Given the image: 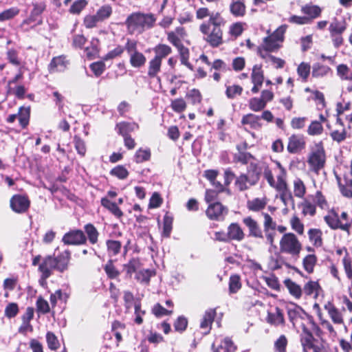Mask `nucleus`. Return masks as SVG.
Masks as SVG:
<instances>
[{
	"label": "nucleus",
	"mask_w": 352,
	"mask_h": 352,
	"mask_svg": "<svg viewBox=\"0 0 352 352\" xmlns=\"http://www.w3.org/2000/svg\"><path fill=\"white\" fill-rule=\"evenodd\" d=\"M155 22V18L152 14H145L140 12L131 14L125 21L128 32L133 34H141L145 30L152 28Z\"/></svg>",
	"instance_id": "f257e3e1"
},
{
	"label": "nucleus",
	"mask_w": 352,
	"mask_h": 352,
	"mask_svg": "<svg viewBox=\"0 0 352 352\" xmlns=\"http://www.w3.org/2000/svg\"><path fill=\"white\" fill-rule=\"evenodd\" d=\"M276 168L275 171L276 172V181L274 178V175L271 170L267 168L265 169L263 175L265 179L267 181L270 186L274 188L276 190L281 193L280 198L283 201L285 204V199L287 196L291 197L289 193L287 184L286 182V170L281 166L280 162H276Z\"/></svg>",
	"instance_id": "f03ea898"
},
{
	"label": "nucleus",
	"mask_w": 352,
	"mask_h": 352,
	"mask_svg": "<svg viewBox=\"0 0 352 352\" xmlns=\"http://www.w3.org/2000/svg\"><path fill=\"white\" fill-rule=\"evenodd\" d=\"M287 26L281 25L271 35L263 39V43L258 48V53L261 56V51L268 53L278 50L284 40V34Z\"/></svg>",
	"instance_id": "7ed1b4c3"
},
{
	"label": "nucleus",
	"mask_w": 352,
	"mask_h": 352,
	"mask_svg": "<svg viewBox=\"0 0 352 352\" xmlns=\"http://www.w3.org/2000/svg\"><path fill=\"white\" fill-rule=\"evenodd\" d=\"M279 250L283 254L296 256L299 255L302 250V245L294 234L285 233L280 240Z\"/></svg>",
	"instance_id": "20e7f679"
},
{
	"label": "nucleus",
	"mask_w": 352,
	"mask_h": 352,
	"mask_svg": "<svg viewBox=\"0 0 352 352\" xmlns=\"http://www.w3.org/2000/svg\"><path fill=\"white\" fill-rule=\"evenodd\" d=\"M200 32L204 35V40L213 47L223 43V32L221 28H210V24H201Z\"/></svg>",
	"instance_id": "39448f33"
},
{
	"label": "nucleus",
	"mask_w": 352,
	"mask_h": 352,
	"mask_svg": "<svg viewBox=\"0 0 352 352\" xmlns=\"http://www.w3.org/2000/svg\"><path fill=\"white\" fill-rule=\"evenodd\" d=\"M125 50L129 56V63L133 67L140 68L145 65L146 58L138 51L136 41L128 40L125 45Z\"/></svg>",
	"instance_id": "423d86ee"
},
{
	"label": "nucleus",
	"mask_w": 352,
	"mask_h": 352,
	"mask_svg": "<svg viewBox=\"0 0 352 352\" xmlns=\"http://www.w3.org/2000/svg\"><path fill=\"white\" fill-rule=\"evenodd\" d=\"M325 160L324 148L322 146H317L316 148L310 153L307 162L311 169L316 173H318L324 167Z\"/></svg>",
	"instance_id": "0eeeda50"
},
{
	"label": "nucleus",
	"mask_w": 352,
	"mask_h": 352,
	"mask_svg": "<svg viewBox=\"0 0 352 352\" xmlns=\"http://www.w3.org/2000/svg\"><path fill=\"white\" fill-rule=\"evenodd\" d=\"M300 325L303 331L307 333L306 336L301 340L303 351L324 352V347L321 342L316 339L311 333L307 331L304 324L302 323Z\"/></svg>",
	"instance_id": "6e6552de"
},
{
	"label": "nucleus",
	"mask_w": 352,
	"mask_h": 352,
	"mask_svg": "<svg viewBox=\"0 0 352 352\" xmlns=\"http://www.w3.org/2000/svg\"><path fill=\"white\" fill-rule=\"evenodd\" d=\"M228 208L223 206L220 202H215L209 204L206 214L211 220L220 221L223 220L227 215Z\"/></svg>",
	"instance_id": "1a4fd4ad"
},
{
	"label": "nucleus",
	"mask_w": 352,
	"mask_h": 352,
	"mask_svg": "<svg viewBox=\"0 0 352 352\" xmlns=\"http://www.w3.org/2000/svg\"><path fill=\"white\" fill-rule=\"evenodd\" d=\"M324 309L334 324L344 326V330L347 332L348 329L344 324V316L342 312L331 302H327L324 306Z\"/></svg>",
	"instance_id": "9d476101"
},
{
	"label": "nucleus",
	"mask_w": 352,
	"mask_h": 352,
	"mask_svg": "<svg viewBox=\"0 0 352 352\" xmlns=\"http://www.w3.org/2000/svg\"><path fill=\"white\" fill-rule=\"evenodd\" d=\"M306 145L305 138L298 134H293L288 139L287 150L289 153L301 152Z\"/></svg>",
	"instance_id": "9b49d317"
},
{
	"label": "nucleus",
	"mask_w": 352,
	"mask_h": 352,
	"mask_svg": "<svg viewBox=\"0 0 352 352\" xmlns=\"http://www.w3.org/2000/svg\"><path fill=\"white\" fill-rule=\"evenodd\" d=\"M324 221L332 229H340L344 231L349 232L351 228V223H343L334 212H330L324 217Z\"/></svg>",
	"instance_id": "f8f14e48"
},
{
	"label": "nucleus",
	"mask_w": 352,
	"mask_h": 352,
	"mask_svg": "<svg viewBox=\"0 0 352 352\" xmlns=\"http://www.w3.org/2000/svg\"><path fill=\"white\" fill-rule=\"evenodd\" d=\"M167 40L177 50L185 47L182 43V41L186 36V31L182 27H177L173 31L166 32Z\"/></svg>",
	"instance_id": "ddd939ff"
},
{
	"label": "nucleus",
	"mask_w": 352,
	"mask_h": 352,
	"mask_svg": "<svg viewBox=\"0 0 352 352\" xmlns=\"http://www.w3.org/2000/svg\"><path fill=\"white\" fill-rule=\"evenodd\" d=\"M63 242L67 245H80L85 243L87 239L82 230H72L64 234Z\"/></svg>",
	"instance_id": "4468645a"
},
{
	"label": "nucleus",
	"mask_w": 352,
	"mask_h": 352,
	"mask_svg": "<svg viewBox=\"0 0 352 352\" xmlns=\"http://www.w3.org/2000/svg\"><path fill=\"white\" fill-rule=\"evenodd\" d=\"M10 207L16 213H23L30 207L28 197L22 195H14L10 199Z\"/></svg>",
	"instance_id": "2eb2a0df"
},
{
	"label": "nucleus",
	"mask_w": 352,
	"mask_h": 352,
	"mask_svg": "<svg viewBox=\"0 0 352 352\" xmlns=\"http://www.w3.org/2000/svg\"><path fill=\"white\" fill-rule=\"evenodd\" d=\"M251 80L254 85L251 91L252 93L256 94L259 91L264 81V74L261 65H255L253 67L251 74Z\"/></svg>",
	"instance_id": "dca6fc26"
},
{
	"label": "nucleus",
	"mask_w": 352,
	"mask_h": 352,
	"mask_svg": "<svg viewBox=\"0 0 352 352\" xmlns=\"http://www.w3.org/2000/svg\"><path fill=\"white\" fill-rule=\"evenodd\" d=\"M38 269L42 274L43 278L46 280L51 276L52 271L56 270L55 257L48 256L44 258Z\"/></svg>",
	"instance_id": "f3484780"
},
{
	"label": "nucleus",
	"mask_w": 352,
	"mask_h": 352,
	"mask_svg": "<svg viewBox=\"0 0 352 352\" xmlns=\"http://www.w3.org/2000/svg\"><path fill=\"white\" fill-rule=\"evenodd\" d=\"M215 316L216 310L214 309H209L204 314L200 322V328L204 334L210 333Z\"/></svg>",
	"instance_id": "a211bd4d"
},
{
	"label": "nucleus",
	"mask_w": 352,
	"mask_h": 352,
	"mask_svg": "<svg viewBox=\"0 0 352 352\" xmlns=\"http://www.w3.org/2000/svg\"><path fill=\"white\" fill-rule=\"evenodd\" d=\"M267 322L274 326L283 325L285 323L282 311L277 307L272 308L267 311Z\"/></svg>",
	"instance_id": "6ab92c4d"
},
{
	"label": "nucleus",
	"mask_w": 352,
	"mask_h": 352,
	"mask_svg": "<svg viewBox=\"0 0 352 352\" xmlns=\"http://www.w3.org/2000/svg\"><path fill=\"white\" fill-rule=\"evenodd\" d=\"M33 8L30 16L23 21V23L30 24L37 21L38 17L43 12L45 9V3L44 2L32 3Z\"/></svg>",
	"instance_id": "aec40b11"
},
{
	"label": "nucleus",
	"mask_w": 352,
	"mask_h": 352,
	"mask_svg": "<svg viewBox=\"0 0 352 352\" xmlns=\"http://www.w3.org/2000/svg\"><path fill=\"white\" fill-rule=\"evenodd\" d=\"M227 234L228 241L230 240L241 241L245 236L241 228L236 223H232L228 226Z\"/></svg>",
	"instance_id": "412c9836"
},
{
	"label": "nucleus",
	"mask_w": 352,
	"mask_h": 352,
	"mask_svg": "<svg viewBox=\"0 0 352 352\" xmlns=\"http://www.w3.org/2000/svg\"><path fill=\"white\" fill-rule=\"evenodd\" d=\"M267 204L265 197H256L247 201V208L252 212H259L264 209Z\"/></svg>",
	"instance_id": "4be33fe9"
},
{
	"label": "nucleus",
	"mask_w": 352,
	"mask_h": 352,
	"mask_svg": "<svg viewBox=\"0 0 352 352\" xmlns=\"http://www.w3.org/2000/svg\"><path fill=\"white\" fill-rule=\"evenodd\" d=\"M69 63L66 60V58L63 56L55 57L52 59L50 69L51 72H64L68 65Z\"/></svg>",
	"instance_id": "5701e85b"
},
{
	"label": "nucleus",
	"mask_w": 352,
	"mask_h": 352,
	"mask_svg": "<svg viewBox=\"0 0 352 352\" xmlns=\"http://www.w3.org/2000/svg\"><path fill=\"white\" fill-rule=\"evenodd\" d=\"M243 223L248 228L250 235L258 238L263 236L261 230L257 222L251 217H245L243 219Z\"/></svg>",
	"instance_id": "b1692460"
},
{
	"label": "nucleus",
	"mask_w": 352,
	"mask_h": 352,
	"mask_svg": "<svg viewBox=\"0 0 352 352\" xmlns=\"http://www.w3.org/2000/svg\"><path fill=\"white\" fill-rule=\"evenodd\" d=\"M212 352H234L236 346L229 338H224L221 344L215 346V343L212 344Z\"/></svg>",
	"instance_id": "393cba45"
},
{
	"label": "nucleus",
	"mask_w": 352,
	"mask_h": 352,
	"mask_svg": "<svg viewBox=\"0 0 352 352\" xmlns=\"http://www.w3.org/2000/svg\"><path fill=\"white\" fill-rule=\"evenodd\" d=\"M139 129V125L135 122H121L116 126L117 132L122 136L128 135L130 132Z\"/></svg>",
	"instance_id": "a878e982"
},
{
	"label": "nucleus",
	"mask_w": 352,
	"mask_h": 352,
	"mask_svg": "<svg viewBox=\"0 0 352 352\" xmlns=\"http://www.w3.org/2000/svg\"><path fill=\"white\" fill-rule=\"evenodd\" d=\"M70 260V253L68 251H64L55 258L56 270L59 272L65 271L68 266Z\"/></svg>",
	"instance_id": "bb28decb"
},
{
	"label": "nucleus",
	"mask_w": 352,
	"mask_h": 352,
	"mask_svg": "<svg viewBox=\"0 0 352 352\" xmlns=\"http://www.w3.org/2000/svg\"><path fill=\"white\" fill-rule=\"evenodd\" d=\"M155 56L153 58L161 60L172 53L171 47L166 44H158L153 48Z\"/></svg>",
	"instance_id": "cd10ccee"
},
{
	"label": "nucleus",
	"mask_w": 352,
	"mask_h": 352,
	"mask_svg": "<svg viewBox=\"0 0 352 352\" xmlns=\"http://www.w3.org/2000/svg\"><path fill=\"white\" fill-rule=\"evenodd\" d=\"M318 258L314 254H310L302 258L303 269L308 274H312L317 263Z\"/></svg>",
	"instance_id": "c85d7f7f"
},
{
	"label": "nucleus",
	"mask_w": 352,
	"mask_h": 352,
	"mask_svg": "<svg viewBox=\"0 0 352 352\" xmlns=\"http://www.w3.org/2000/svg\"><path fill=\"white\" fill-rule=\"evenodd\" d=\"M241 123L244 125H249L251 129H258L261 127L260 117L252 113L243 116Z\"/></svg>",
	"instance_id": "c756f323"
},
{
	"label": "nucleus",
	"mask_w": 352,
	"mask_h": 352,
	"mask_svg": "<svg viewBox=\"0 0 352 352\" xmlns=\"http://www.w3.org/2000/svg\"><path fill=\"white\" fill-rule=\"evenodd\" d=\"M308 236L312 245L316 248L322 245V231L317 228H311L308 230Z\"/></svg>",
	"instance_id": "7c9ffc66"
},
{
	"label": "nucleus",
	"mask_w": 352,
	"mask_h": 352,
	"mask_svg": "<svg viewBox=\"0 0 352 352\" xmlns=\"http://www.w3.org/2000/svg\"><path fill=\"white\" fill-rule=\"evenodd\" d=\"M284 283L292 296H293L296 299H299L301 297L302 290L299 285L291 279H286L284 281Z\"/></svg>",
	"instance_id": "2f4dec72"
},
{
	"label": "nucleus",
	"mask_w": 352,
	"mask_h": 352,
	"mask_svg": "<svg viewBox=\"0 0 352 352\" xmlns=\"http://www.w3.org/2000/svg\"><path fill=\"white\" fill-rule=\"evenodd\" d=\"M101 204L116 217L120 218L122 217L123 212L121 211L117 204L111 201L107 198H102L101 199Z\"/></svg>",
	"instance_id": "473e14b6"
},
{
	"label": "nucleus",
	"mask_w": 352,
	"mask_h": 352,
	"mask_svg": "<svg viewBox=\"0 0 352 352\" xmlns=\"http://www.w3.org/2000/svg\"><path fill=\"white\" fill-rule=\"evenodd\" d=\"M230 10L235 16H243L245 13V6L243 1L235 0L231 3Z\"/></svg>",
	"instance_id": "72a5a7b5"
},
{
	"label": "nucleus",
	"mask_w": 352,
	"mask_h": 352,
	"mask_svg": "<svg viewBox=\"0 0 352 352\" xmlns=\"http://www.w3.org/2000/svg\"><path fill=\"white\" fill-rule=\"evenodd\" d=\"M346 23L344 21L334 20L329 25V30L331 36L342 34L346 30Z\"/></svg>",
	"instance_id": "f704fd0d"
},
{
	"label": "nucleus",
	"mask_w": 352,
	"mask_h": 352,
	"mask_svg": "<svg viewBox=\"0 0 352 352\" xmlns=\"http://www.w3.org/2000/svg\"><path fill=\"white\" fill-rule=\"evenodd\" d=\"M84 229L90 243H96L99 236V232L96 228L91 223H87L85 226Z\"/></svg>",
	"instance_id": "c9c22d12"
},
{
	"label": "nucleus",
	"mask_w": 352,
	"mask_h": 352,
	"mask_svg": "<svg viewBox=\"0 0 352 352\" xmlns=\"http://www.w3.org/2000/svg\"><path fill=\"white\" fill-rule=\"evenodd\" d=\"M323 126L321 122L312 120L307 127V133L311 136L320 135L323 133Z\"/></svg>",
	"instance_id": "e433bc0d"
},
{
	"label": "nucleus",
	"mask_w": 352,
	"mask_h": 352,
	"mask_svg": "<svg viewBox=\"0 0 352 352\" xmlns=\"http://www.w3.org/2000/svg\"><path fill=\"white\" fill-rule=\"evenodd\" d=\"M261 57L265 60L267 63H271L276 69L283 68L285 64V61L280 58L274 56L268 53H263L261 51Z\"/></svg>",
	"instance_id": "4c0bfd02"
},
{
	"label": "nucleus",
	"mask_w": 352,
	"mask_h": 352,
	"mask_svg": "<svg viewBox=\"0 0 352 352\" xmlns=\"http://www.w3.org/2000/svg\"><path fill=\"white\" fill-rule=\"evenodd\" d=\"M338 76L342 80L352 81V72L345 64H340L336 68Z\"/></svg>",
	"instance_id": "58836bf2"
},
{
	"label": "nucleus",
	"mask_w": 352,
	"mask_h": 352,
	"mask_svg": "<svg viewBox=\"0 0 352 352\" xmlns=\"http://www.w3.org/2000/svg\"><path fill=\"white\" fill-rule=\"evenodd\" d=\"M331 72V68L324 65L316 63L313 66L312 76L315 78H321L327 76Z\"/></svg>",
	"instance_id": "ea45409f"
},
{
	"label": "nucleus",
	"mask_w": 352,
	"mask_h": 352,
	"mask_svg": "<svg viewBox=\"0 0 352 352\" xmlns=\"http://www.w3.org/2000/svg\"><path fill=\"white\" fill-rule=\"evenodd\" d=\"M162 66V61L159 60L155 58H153L148 62V76L150 78L155 77L157 74L160 72Z\"/></svg>",
	"instance_id": "a19ab883"
},
{
	"label": "nucleus",
	"mask_w": 352,
	"mask_h": 352,
	"mask_svg": "<svg viewBox=\"0 0 352 352\" xmlns=\"http://www.w3.org/2000/svg\"><path fill=\"white\" fill-rule=\"evenodd\" d=\"M243 87L239 85H232L226 86V96L228 99H234L241 95Z\"/></svg>",
	"instance_id": "79ce46f5"
},
{
	"label": "nucleus",
	"mask_w": 352,
	"mask_h": 352,
	"mask_svg": "<svg viewBox=\"0 0 352 352\" xmlns=\"http://www.w3.org/2000/svg\"><path fill=\"white\" fill-rule=\"evenodd\" d=\"M302 12L309 16L310 21L312 19L317 18L321 13V9L317 6L307 5L302 8Z\"/></svg>",
	"instance_id": "37998d69"
},
{
	"label": "nucleus",
	"mask_w": 352,
	"mask_h": 352,
	"mask_svg": "<svg viewBox=\"0 0 352 352\" xmlns=\"http://www.w3.org/2000/svg\"><path fill=\"white\" fill-rule=\"evenodd\" d=\"M30 107H21L19 109L18 117L20 124L23 128H25L28 126L30 120Z\"/></svg>",
	"instance_id": "c03bdc74"
},
{
	"label": "nucleus",
	"mask_w": 352,
	"mask_h": 352,
	"mask_svg": "<svg viewBox=\"0 0 352 352\" xmlns=\"http://www.w3.org/2000/svg\"><path fill=\"white\" fill-rule=\"evenodd\" d=\"M320 325L325 333H327L331 338H336L338 333L332 323L328 320L323 319L322 318H320Z\"/></svg>",
	"instance_id": "a18cd8bd"
},
{
	"label": "nucleus",
	"mask_w": 352,
	"mask_h": 352,
	"mask_svg": "<svg viewBox=\"0 0 352 352\" xmlns=\"http://www.w3.org/2000/svg\"><path fill=\"white\" fill-rule=\"evenodd\" d=\"M320 289V287L318 282L316 281H309L307 283L303 288V291L305 294L308 296H311L314 294L315 297H317L318 295V290Z\"/></svg>",
	"instance_id": "49530a36"
},
{
	"label": "nucleus",
	"mask_w": 352,
	"mask_h": 352,
	"mask_svg": "<svg viewBox=\"0 0 352 352\" xmlns=\"http://www.w3.org/2000/svg\"><path fill=\"white\" fill-rule=\"evenodd\" d=\"M141 267V263L139 259L132 258L129 262L124 265V269L126 270L127 275L131 276L132 274L136 272Z\"/></svg>",
	"instance_id": "de8ad7c7"
},
{
	"label": "nucleus",
	"mask_w": 352,
	"mask_h": 352,
	"mask_svg": "<svg viewBox=\"0 0 352 352\" xmlns=\"http://www.w3.org/2000/svg\"><path fill=\"white\" fill-rule=\"evenodd\" d=\"M254 182H251L245 175H241L237 177L235 184L239 190H245L250 186L254 185Z\"/></svg>",
	"instance_id": "09e8293b"
},
{
	"label": "nucleus",
	"mask_w": 352,
	"mask_h": 352,
	"mask_svg": "<svg viewBox=\"0 0 352 352\" xmlns=\"http://www.w3.org/2000/svg\"><path fill=\"white\" fill-rule=\"evenodd\" d=\"M151 151L149 148H139L135 154V161L137 163H142L151 158Z\"/></svg>",
	"instance_id": "8fccbe9b"
},
{
	"label": "nucleus",
	"mask_w": 352,
	"mask_h": 352,
	"mask_svg": "<svg viewBox=\"0 0 352 352\" xmlns=\"http://www.w3.org/2000/svg\"><path fill=\"white\" fill-rule=\"evenodd\" d=\"M310 65L307 63L302 62L301 63L297 68V74L302 80V81L306 82L307 78L310 74Z\"/></svg>",
	"instance_id": "3c124183"
},
{
	"label": "nucleus",
	"mask_w": 352,
	"mask_h": 352,
	"mask_svg": "<svg viewBox=\"0 0 352 352\" xmlns=\"http://www.w3.org/2000/svg\"><path fill=\"white\" fill-rule=\"evenodd\" d=\"M209 16L208 21L202 24H210V28H221L223 24V19L219 12L210 14Z\"/></svg>",
	"instance_id": "603ef678"
},
{
	"label": "nucleus",
	"mask_w": 352,
	"mask_h": 352,
	"mask_svg": "<svg viewBox=\"0 0 352 352\" xmlns=\"http://www.w3.org/2000/svg\"><path fill=\"white\" fill-rule=\"evenodd\" d=\"M306 188L303 182L299 178L294 181V193L297 197L302 198L305 195Z\"/></svg>",
	"instance_id": "864d4df0"
},
{
	"label": "nucleus",
	"mask_w": 352,
	"mask_h": 352,
	"mask_svg": "<svg viewBox=\"0 0 352 352\" xmlns=\"http://www.w3.org/2000/svg\"><path fill=\"white\" fill-rule=\"evenodd\" d=\"M112 13V8L109 5L102 6L95 14L100 22L108 19Z\"/></svg>",
	"instance_id": "5fc2aeb1"
},
{
	"label": "nucleus",
	"mask_w": 352,
	"mask_h": 352,
	"mask_svg": "<svg viewBox=\"0 0 352 352\" xmlns=\"http://www.w3.org/2000/svg\"><path fill=\"white\" fill-rule=\"evenodd\" d=\"M19 9L16 7H12L3 10L0 13V21H4L13 19L19 14Z\"/></svg>",
	"instance_id": "6e6d98bb"
},
{
	"label": "nucleus",
	"mask_w": 352,
	"mask_h": 352,
	"mask_svg": "<svg viewBox=\"0 0 352 352\" xmlns=\"http://www.w3.org/2000/svg\"><path fill=\"white\" fill-rule=\"evenodd\" d=\"M287 339L285 336L281 335L274 342V352H286Z\"/></svg>",
	"instance_id": "4d7b16f0"
},
{
	"label": "nucleus",
	"mask_w": 352,
	"mask_h": 352,
	"mask_svg": "<svg viewBox=\"0 0 352 352\" xmlns=\"http://www.w3.org/2000/svg\"><path fill=\"white\" fill-rule=\"evenodd\" d=\"M87 4V0H77L73 3L69 11L71 14H79Z\"/></svg>",
	"instance_id": "13d9d810"
},
{
	"label": "nucleus",
	"mask_w": 352,
	"mask_h": 352,
	"mask_svg": "<svg viewBox=\"0 0 352 352\" xmlns=\"http://www.w3.org/2000/svg\"><path fill=\"white\" fill-rule=\"evenodd\" d=\"M266 107L261 98H252L249 100V108L253 111H260Z\"/></svg>",
	"instance_id": "bf43d9fd"
},
{
	"label": "nucleus",
	"mask_w": 352,
	"mask_h": 352,
	"mask_svg": "<svg viewBox=\"0 0 352 352\" xmlns=\"http://www.w3.org/2000/svg\"><path fill=\"white\" fill-rule=\"evenodd\" d=\"M19 311V306L15 302H9L4 310V315L8 318L15 317Z\"/></svg>",
	"instance_id": "052dcab7"
},
{
	"label": "nucleus",
	"mask_w": 352,
	"mask_h": 352,
	"mask_svg": "<svg viewBox=\"0 0 352 352\" xmlns=\"http://www.w3.org/2000/svg\"><path fill=\"white\" fill-rule=\"evenodd\" d=\"M153 274V271L150 270H142L137 272L135 278L140 283H148Z\"/></svg>",
	"instance_id": "680f3d73"
},
{
	"label": "nucleus",
	"mask_w": 352,
	"mask_h": 352,
	"mask_svg": "<svg viewBox=\"0 0 352 352\" xmlns=\"http://www.w3.org/2000/svg\"><path fill=\"white\" fill-rule=\"evenodd\" d=\"M342 263L346 277L349 280H352V261L351 258L346 255L342 259Z\"/></svg>",
	"instance_id": "e2e57ef3"
},
{
	"label": "nucleus",
	"mask_w": 352,
	"mask_h": 352,
	"mask_svg": "<svg viewBox=\"0 0 352 352\" xmlns=\"http://www.w3.org/2000/svg\"><path fill=\"white\" fill-rule=\"evenodd\" d=\"M99 22V20L95 14H87L83 19V25L87 29L96 27Z\"/></svg>",
	"instance_id": "0e129e2a"
},
{
	"label": "nucleus",
	"mask_w": 352,
	"mask_h": 352,
	"mask_svg": "<svg viewBox=\"0 0 352 352\" xmlns=\"http://www.w3.org/2000/svg\"><path fill=\"white\" fill-rule=\"evenodd\" d=\"M46 340L47 346L51 350H56L59 348V342L57 337L53 333L47 332L46 334Z\"/></svg>",
	"instance_id": "69168bd1"
},
{
	"label": "nucleus",
	"mask_w": 352,
	"mask_h": 352,
	"mask_svg": "<svg viewBox=\"0 0 352 352\" xmlns=\"http://www.w3.org/2000/svg\"><path fill=\"white\" fill-rule=\"evenodd\" d=\"M331 138L337 142H341L344 141L346 137H347V132L346 129L344 127H342V129L334 130L331 133Z\"/></svg>",
	"instance_id": "338daca9"
},
{
	"label": "nucleus",
	"mask_w": 352,
	"mask_h": 352,
	"mask_svg": "<svg viewBox=\"0 0 352 352\" xmlns=\"http://www.w3.org/2000/svg\"><path fill=\"white\" fill-rule=\"evenodd\" d=\"M36 305L38 312H40L43 314L50 312V308L49 303L41 296H39L38 298Z\"/></svg>",
	"instance_id": "774afa93"
}]
</instances>
